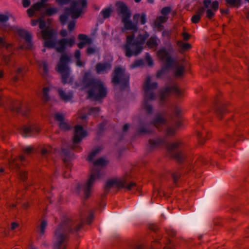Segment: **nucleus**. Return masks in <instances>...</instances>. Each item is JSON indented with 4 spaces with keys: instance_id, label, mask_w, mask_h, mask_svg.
Listing matches in <instances>:
<instances>
[{
    "instance_id": "nucleus-1",
    "label": "nucleus",
    "mask_w": 249,
    "mask_h": 249,
    "mask_svg": "<svg viewBox=\"0 0 249 249\" xmlns=\"http://www.w3.org/2000/svg\"><path fill=\"white\" fill-rule=\"evenodd\" d=\"M83 220L64 218L56 228L53 238V249H67L69 234L77 232L83 227Z\"/></svg>"
},
{
    "instance_id": "nucleus-2",
    "label": "nucleus",
    "mask_w": 249,
    "mask_h": 249,
    "mask_svg": "<svg viewBox=\"0 0 249 249\" xmlns=\"http://www.w3.org/2000/svg\"><path fill=\"white\" fill-rule=\"evenodd\" d=\"M82 84L85 88H89L88 91V98L98 100L105 98L107 95V89L103 82L92 77L89 72L85 73Z\"/></svg>"
},
{
    "instance_id": "nucleus-3",
    "label": "nucleus",
    "mask_w": 249,
    "mask_h": 249,
    "mask_svg": "<svg viewBox=\"0 0 249 249\" xmlns=\"http://www.w3.org/2000/svg\"><path fill=\"white\" fill-rule=\"evenodd\" d=\"M149 36L147 32H144L139 34L135 40L134 39V35L127 36L126 43L124 46L125 55L129 57L139 54L142 51L143 45Z\"/></svg>"
},
{
    "instance_id": "nucleus-4",
    "label": "nucleus",
    "mask_w": 249,
    "mask_h": 249,
    "mask_svg": "<svg viewBox=\"0 0 249 249\" xmlns=\"http://www.w3.org/2000/svg\"><path fill=\"white\" fill-rule=\"evenodd\" d=\"M107 163V161L103 158H100L94 162V167L90 172L89 178L85 184L80 187V190L83 192L85 198L89 197L94 183L103 174L98 166H103Z\"/></svg>"
},
{
    "instance_id": "nucleus-5",
    "label": "nucleus",
    "mask_w": 249,
    "mask_h": 249,
    "mask_svg": "<svg viewBox=\"0 0 249 249\" xmlns=\"http://www.w3.org/2000/svg\"><path fill=\"white\" fill-rule=\"evenodd\" d=\"M115 6L117 13L121 18L122 22L124 24V27L122 28V31L124 32L125 30L137 31V24L132 23L130 20L131 13L126 5L122 1H118L116 2Z\"/></svg>"
},
{
    "instance_id": "nucleus-6",
    "label": "nucleus",
    "mask_w": 249,
    "mask_h": 249,
    "mask_svg": "<svg viewBox=\"0 0 249 249\" xmlns=\"http://www.w3.org/2000/svg\"><path fill=\"white\" fill-rule=\"evenodd\" d=\"M158 87V84L156 82H151L150 76H147L143 85L144 90V102L142 105V109L146 113L151 114L153 112V109L149 102L155 99V96L153 90Z\"/></svg>"
},
{
    "instance_id": "nucleus-7",
    "label": "nucleus",
    "mask_w": 249,
    "mask_h": 249,
    "mask_svg": "<svg viewBox=\"0 0 249 249\" xmlns=\"http://www.w3.org/2000/svg\"><path fill=\"white\" fill-rule=\"evenodd\" d=\"M86 0H82L80 1H73L71 6L66 8L64 10V14L60 16L59 19L62 24L66 23L70 16L73 19L78 18L81 14L82 8L87 6Z\"/></svg>"
},
{
    "instance_id": "nucleus-8",
    "label": "nucleus",
    "mask_w": 249,
    "mask_h": 249,
    "mask_svg": "<svg viewBox=\"0 0 249 249\" xmlns=\"http://www.w3.org/2000/svg\"><path fill=\"white\" fill-rule=\"evenodd\" d=\"M71 59L70 56L63 53L56 67V70L62 74V82L63 84L71 83L73 80L72 77L70 75V69L68 65Z\"/></svg>"
},
{
    "instance_id": "nucleus-9",
    "label": "nucleus",
    "mask_w": 249,
    "mask_h": 249,
    "mask_svg": "<svg viewBox=\"0 0 249 249\" xmlns=\"http://www.w3.org/2000/svg\"><path fill=\"white\" fill-rule=\"evenodd\" d=\"M112 187L124 188L127 191L137 189L136 184L133 182H129L125 177L114 178L109 179L104 186V192L107 193Z\"/></svg>"
},
{
    "instance_id": "nucleus-10",
    "label": "nucleus",
    "mask_w": 249,
    "mask_h": 249,
    "mask_svg": "<svg viewBox=\"0 0 249 249\" xmlns=\"http://www.w3.org/2000/svg\"><path fill=\"white\" fill-rule=\"evenodd\" d=\"M173 52V49L171 48L169 50H167L165 48H163L160 49L157 52V55L159 58L165 62V68H162L158 71L157 73V77H160L164 72L165 69L172 67V65L176 59H173L170 55L169 53Z\"/></svg>"
},
{
    "instance_id": "nucleus-11",
    "label": "nucleus",
    "mask_w": 249,
    "mask_h": 249,
    "mask_svg": "<svg viewBox=\"0 0 249 249\" xmlns=\"http://www.w3.org/2000/svg\"><path fill=\"white\" fill-rule=\"evenodd\" d=\"M183 145L180 140H177L167 146V148L171 155L178 161L180 162L184 158V156L180 150Z\"/></svg>"
},
{
    "instance_id": "nucleus-12",
    "label": "nucleus",
    "mask_w": 249,
    "mask_h": 249,
    "mask_svg": "<svg viewBox=\"0 0 249 249\" xmlns=\"http://www.w3.org/2000/svg\"><path fill=\"white\" fill-rule=\"evenodd\" d=\"M129 74L125 72L124 69L116 67L113 72L112 82L115 84H121L126 86L128 83Z\"/></svg>"
},
{
    "instance_id": "nucleus-13",
    "label": "nucleus",
    "mask_w": 249,
    "mask_h": 249,
    "mask_svg": "<svg viewBox=\"0 0 249 249\" xmlns=\"http://www.w3.org/2000/svg\"><path fill=\"white\" fill-rule=\"evenodd\" d=\"M75 38L72 36L70 38H64L59 40L55 47L57 52L59 53H63L67 46L71 47L75 43Z\"/></svg>"
},
{
    "instance_id": "nucleus-14",
    "label": "nucleus",
    "mask_w": 249,
    "mask_h": 249,
    "mask_svg": "<svg viewBox=\"0 0 249 249\" xmlns=\"http://www.w3.org/2000/svg\"><path fill=\"white\" fill-rule=\"evenodd\" d=\"M171 92H174L178 96L181 95V91L176 85L172 86H167L164 90L161 91L160 94V101L163 102Z\"/></svg>"
},
{
    "instance_id": "nucleus-15",
    "label": "nucleus",
    "mask_w": 249,
    "mask_h": 249,
    "mask_svg": "<svg viewBox=\"0 0 249 249\" xmlns=\"http://www.w3.org/2000/svg\"><path fill=\"white\" fill-rule=\"evenodd\" d=\"M39 132V128L36 125H23L20 129V133L25 137L34 136Z\"/></svg>"
},
{
    "instance_id": "nucleus-16",
    "label": "nucleus",
    "mask_w": 249,
    "mask_h": 249,
    "mask_svg": "<svg viewBox=\"0 0 249 249\" xmlns=\"http://www.w3.org/2000/svg\"><path fill=\"white\" fill-rule=\"evenodd\" d=\"M86 135L87 132L83 129L81 125H77L75 126L73 142L74 144L79 142Z\"/></svg>"
},
{
    "instance_id": "nucleus-17",
    "label": "nucleus",
    "mask_w": 249,
    "mask_h": 249,
    "mask_svg": "<svg viewBox=\"0 0 249 249\" xmlns=\"http://www.w3.org/2000/svg\"><path fill=\"white\" fill-rule=\"evenodd\" d=\"M167 123V119L165 115L162 113H158L156 115L153 120L151 122L155 127L159 129V128L163 125H165Z\"/></svg>"
},
{
    "instance_id": "nucleus-18",
    "label": "nucleus",
    "mask_w": 249,
    "mask_h": 249,
    "mask_svg": "<svg viewBox=\"0 0 249 249\" xmlns=\"http://www.w3.org/2000/svg\"><path fill=\"white\" fill-rule=\"evenodd\" d=\"M111 68L112 65L109 62L98 63L95 66L96 71L99 74L107 73Z\"/></svg>"
},
{
    "instance_id": "nucleus-19",
    "label": "nucleus",
    "mask_w": 249,
    "mask_h": 249,
    "mask_svg": "<svg viewBox=\"0 0 249 249\" xmlns=\"http://www.w3.org/2000/svg\"><path fill=\"white\" fill-rule=\"evenodd\" d=\"M18 35L21 37L24 38L26 42V48L31 49L32 47V43L31 42V35L27 31L24 30H19L18 31Z\"/></svg>"
},
{
    "instance_id": "nucleus-20",
    "label": "nucleus",
    "mask_w": 249,
    "mask_h": 249,
    "mask_svg": "<svg viewBox=\"0 0 249 249\" xmlns=\"http://www.w3.org/2000/svg\"><path fill=\"white\" fill-rule=\"evenodd\" d=\"M165 143L164 140L160 138L150 139L149 140L148 148L150 150H152L158 148Z\"/></svg>"
},
{
    "instance_id": "nucleus-21",
    "label": "nucleus",
    "mask_w": 249,
    "mask_h": 249,
    "mask_svg": "<svg viewBox=\"0 0 249 249\" xmlns=\"http://www.w3.org/2000/svg\"><path fill=\"white\" fill-rule=\"evenodd\" d=\"M172 67L175 68V75L176 77H181L183 75L185 71V68L182 64L179 63L178 61L175 60Z\"/></svg>"
},
{
    "instance_id": "nucleus-22",
    "label": "nucleus",
    "mask_w": 249,
    "mask_h": 249,
    "mask_svg": "<svg viewBox=\"0 0 249 249\" xmlns=\"http://www.w3.org/2000/svg\"><path fill=\"white\" fill-rule=\"evenodd\" d=\"M12 110L17 112H20L23 115H27L28 112L29 111L28 108H26L25 105L20 103L15 104L11 109Z\"/></svg>"
},
{
    "instance_id": "nucleus-23",
    "label": "nucleus",
    "mask_w": 249,
    "mask_h": 249,
    "mask_svg": "<svg viewBox=\"0 0 249 249\" xmlns=\"http://www.w3.org/2000/svg\"><path fill=\"white\" fill-rule=\"evenodd\" d=\"M219 3L218 1H214L212 3L211 8L208 9L206 11V17L211 19L215 15V12L218 9Z\"/></svg>"
},
{
    "instance_id": "nucleus-24",
    "label": "nucleus",
    "mask_w": 249,
    "mask_h": 249,
    "mask_svg": "<svg viewBox=\"0 0 249 249\" xmlns=\"http://www.w3.org/2000/svg\"><path fill=\"white\" fill-rule=\"evenodd\" d=\"M9 19V17L6 15L0 14V28L4 31H9L12 27L6 22Z\"/></svg>"
},
{
    "instance_id": "nucleus-25",
    "label": "nucleus",
    "mask_w": 249,
    "mask_h": 249,
    "mask_svg": "<svg viewBox=\"0 0 249 249\" xmlns=\"http://www.w3.org/2000/svg\"><path fill=\"white\" fill-rule=\"evenodd\" d=\"M205 11V8L201 7L196 11V13L191 18V21L194 23H197L200 21L201 17Z\"/></svg>"
},
{
    "instance_id": "nucleus-26",
    "label": "nucleus",
    "mask_w": 249,
    "mask_h": 249,
    "mask_svg": "<svg viewBox=\"0 0 249 249\" xmlns=\"http://www.w3.org/2000/svg\"><path fill=\"white\" fill-rule=\"evenodd\" d=\"M208 133V132L206 130H203L202 131L197 130V135L199 143L201 144H203L206 139L209 138Z\"/></svg>"
},
{
    "instance_id": "nucleus-27",
    "label": "nucleus",
    "mask_w": 249,
    "mask_h": 249,
    "mask_svg": "<svg viewBox=\"0 0 249 249\" xmlns=\"http://www.w3.org/2000/svg\"><path fill=\"white\" fill-rule=\"evenodd\" d=\"M64 143H65V141L62 140V146L60 152V155L63 157L64 161L66 162L71 157V154L69 149H66L64 148Z\"/></svg>"
},
{
    "instance_id": "nucleus-28",
    "label": "nucleus",
    "mask_w": 249,
    "mask_h": 249,
    "mask_svg": "<svg viewBox=\"0 0 249 249\" xmlns=\"http://www.w3.org/2000/svg\"><path fill=\"white\" fill-rule=\"evenodd\" d=\"M58 91L60 98L66 102L69 101L72 98L73 94L71 91L66 92L62 89H59Z\"/></svg>"
},
{
    "instance_id": "nucleus-29",
    "label": "nucleus",
    "mask_w": 249,
    "mask_h": 249,
    "mask_svg": "<svg viewBox=\"0 0 249 249\" xmlns=\"http://www.w3.org/2000/svg\"><path fill=\"white\" fill-rule=\"evenodd\" d=\"M37 63L39 70L42 69V74L44 76L47 75L49 71V67L47 63L45 61H37Z\"/></svg>"
},
{
    "instance_id": "nucleus-30",
    "label": "nucleus",
    "mask_w": 249,
    "mask_h": 249,
    "mask_svg": "<svg viewBox=\"0 0 249 249\" xmlns=\"http://www.w3.org/2000/svg\"><path fill=\"white\" fill-rule=\"evenodd\" d=\"M159 39L156 36H151L146 42V45L149 48H156L158 46Z\"/></svg>"
},
{
    "instance_id": "nucleus-31",
    "label": "nucleus",
    "mask_w": 249,
    "mask_h": 249,
    "mask_svg": "<svg viewBox=\"0 0 249 249\" xmlns=\"http://www.w3.org/2000/svg\"><path fill=\"white\" fill-rule=\"evenodd\" d=\"M168 18L165 16H160L158 17L155 21V25L160 30L163 28L162 23L166 22Z\"/></svg>"
},
{
    "instance_id": "nucleus-32",
    "label": "nucleus",
    "mask_w": 249,
    "mask_h": 249,
    "mask_svg": "<svg viewBox=\"0 0 249 249\" xmlns=\"http://www.w3.org/2000/svg\"><path fill=\"white\" fill-rule=\"evenodd\" d=\"M57 9L56 8L50 7V8H47L44 12H42V11L41 12V14L42 16H44L45 15L51 16L53 14H56L57 13Z\"/></svg>"
},
{
    "instance_id": "nucleus-33",
    "label": "nucleus",
    "mask_w": 249,
    "mask_h": 249,
    "mask_svg": "<svg viewBox=\"0 0 249 249\" xmlns=\"http://www.w3.org/2000/svg\"><path fill=\"white\" fill-rule=\"evenodd\" d=\"M42 36L43 38L46 40L53 38V33L50 30H43L41 31Z\"/></svg>"
},
{
    "instance_id": "nucleus-34",
    "label": "nucleus",
    "mask_w": 249,
    "mask_h": 249,
    "mask_svg": "<svg viewBox=\"0 0 249 249\" xmlns=\"http://www.w3.org/2000/svg\"><path fill=\"white\" fill-rule=\"evenodd\" d=\"M177 45L183 51H186L191 48V46L189 43H184L182 41H178L177 42Z\"/></svg>"
},
{
    "instance_id": "nucleus-35",
    "label": "nucleus",
    "mask_w": 249,
    "mask_h": 249,
    "mask_svg": "<svg viewBox=\"0 0 249 249\" xmlns=\"http://www.w3.org/2000/svg\"><path fill=\"white\" fill-rule=\"evenodd\" d=\"M48 0H41L40 1L37 2L35 4V7L36 8H41L44 10L46 7L50 5V4L47 3L46 2Z\"/></svg>"
},
{
    "instance_id": "nucleus-36",
    "label": "nucleus",
    "mask_w": 249,
    "mask_h": 249,
    "mask_svg": "<svg viewBox=\"0 0 249 249\" xmlns=\"http://www.w3.org/2000/svg\"><path fill=\"white\" fill-rule=\"evenodd\" d=\"M144 125L142 126L138 129V132L139 134H147L151 132L147 124H142Z\"/></svg>"
},
{
    "instance_id": "nucleus-37",
    "label": "nucleus",
    "mask_w": 249,
    "mask_h": 249,
    "mask_svg": "<svg viewBox=\"0 0 249 249\" xmlns=\"http://www.w3.org/2000/svg\"><path fill=\"white\" fill-rule=\"evenodd\" d=\"M50 90L49 87H45L42 90V99L47 102L50 99V97L48 93Z\"/></svg>"
},
{
    "instance_id": "nucleus-38",
    "label": "nucleus",
    "mask_w": 249,
    "mask_h": 249,
    "mask_svg": "<svg viewBox=\"0 0 249 249\" xmlns=\"http://www.w3.org/2000/svg\"><path fill=\"white\" fill-rule=\"evenodd\" d=\"M47 223L45 220L41 221V223L38 227V228H39L38 232L41 235H42L44 234L45 231V229L47 227Z\"/></svg>"
},
{
    "instance_id": "nucleus-39",
    "label": "nucleus",
    "mask_w": 249,
    "mask_h": 249,
    "mask_svg": "<svg viewBox=\"0 0 249 249\" xmlns=\"http://www.w3.org/2000/svg\"><path fill=\"white\" fill-rule=\"evenodd\" d=\"M59 128L64 131L68 130L71 127L66 120L58 123Z\"/></svg>"
},
{
    "instance_id": "nucleus-40",
    "label": "nucleus",
    "mask_w": 249,
    "mask_h": 249,
    "mask_svg": "<svg viewBox=\"0 0 249 249\" xmlns=\"http://www.w3.org/2000/svg\"><path fill=\"white\" fill-rule=\"evenodd\" d=\"M44 44L45 47H47L49 48H53L55 47L56 42L54 39H53V38H51L45 40Z\"/></svg>"
},
{
    "instance_id": "nucleus-41",
    "label": "nucleus",
    "mask_w": 249,
    "mask_h": 249,
    "mask_svg": "<svg viewBox=\"0 0 249 249\" xmlns=\"http://www.w3.org/2000/svg\"><path fill=\"white\" fill-rule=\"evenodd\" d=\"M216 112L218 117L222 119L223 116L226 114L227 110L225 107H221L216 110Z\"/></svg>"
},
{
    "instance_id": "nucleus-42",
    "label": "nucleus",
    "mask_w": 249,
    "mask_h": 249,
    "mask_svg": "<svg viewBox=\"0 0 249 249\" xmlns=\"http://www.w3.org/2000/svg\"><path fill=\"white\" fill-rule=\"evenodd\" d=\"M38 11L40 12L43 11V10L41 8H36L35 7V4H33L31 7L28 9L27 13L29 17H31L33 16L35 11Z\"/></svg>"
},
{
    "instance_id": "nucleus-43",
    "label": "nucleus",
    "mask_w": 249,
    "mask_h": 249,
    "mask_svg": "<svg viewBox=\"0 0 249 249\" xmlns=\"http://www.w3.org/2000/svg\"><path fill=\"white\" fill-rule=\"evenodd\" d=\"M99 151L100 149L99 148H96L93 150L88 156L87 160L89 161H92L95 156L99 153Z\"/></svg>"
},
{
    "instance_id": "nucleus-44",
    "label": "nucleus",
    "mask_w": 249,
    "mask_h": 249,
    "mask_svg": "<svg viewBox=\"0 0 249 249\" xmlns=\"http://www.w3.org/2000/svg\"><path fill=\"white\" fill-rule=\"evenodd\" d=\"M54 119L58 123L66 120L64 118V114L60 112H57L54 114Z\"/></svg>"
},
{
    "instance_id": "nucleus-45",
    "label": "nucleus",
    "mask_w": 249,
    "mask_h": 249,
    "mask_svg": "<svg viewBox=\"0 0 249 249\" xmlns=\"http://www.w3.org/2000/svg\"><path fill=\"white\" fill-rule=\"evenodd\" d=\"M225 1L232 7H239L241 5L240 0H225Z\"/></svg>"
},
{
    "instance_id": "nucleus-46",
    "label": "nucleus",
    "mask_w": 249,
    "mask_h": 249,
    "mask_svg": "<svg viewBox=\"0 0 249 249\" xmlns=\"http://www.w3.org/2000/svg\"><path fill=\"white\" fill-rule=\"evenodd\" d=\"M112 12V9L110 8H106L102 10L101 12L102 16H103L104 18H107L109 17L111 13Z\"/></svg>"
},
{
    "instance_id": "nucleus-47",
    "label": "nucleus",
    "mask_w": 249,
    "mask_h": 249,
    "mask_svg": "<svg viewBox=\"0 0 249 249\" xmlns=\"http://www.w3.org/2000/svg\"><path fill=\"white\" fill-rule=\"evenodd\" d=\"M53 147L50 145H47L42 148L41 154L42 155H46L47 154L52 151Z\"/></svg>"
},
{
    "instance_id": "nucleus-48",
    "label": "nucleus",
    "mask_w": 249,
    "mask_h": 249,
    "mask_svg": "<svg viewBox=\"0 0 249 249\" xmlns=\"http://www.w3.org/2000/svg\"><path fill=\"white\" fill-rule=\"evenodd\" d=\"M171 11V8L169 7H163L161 10V13L164 15V16H166L168 15Z\"/></svg>"
},
{
    "instance_id": "nucleus-49",
    "label": "nucleus",
    "mask_w": 249,
    "mask_h": 249,
    "mask_svg": "<svg viewBox=\"0 0 249 249\" xmlns=\"http://www.w3.org/2000/svg\"><path fill=\"white\" fill-rule=\"evenodd\" d=\"M100 109L99 107H92L89 111V114L96 115L99 112Z\"/></svg>"
},
{
    "instance_id": "nucleus-50",
    "label": "nucleus",
    "mask_w": 249,
    "mask_h": 249,
    "mask_svg": "<svg viewBox=\"0 0 249 249\" xmlns=\"http://www.w3.org/2000/svg\"><path fill=\"white\" fill-rule=\"evenodd\" d=\"M176 130L174 128L170 127L167 129L166 136L169 137L173 135L175 133Z\"/></svg>"
},
{
    "instance_id": "nucleus-51",
    "label": "nucleus",
    "mask_w": 249,
    "mask_h": 249,
    "mask_svg": "<svg viewBox=\"0 0 249 249\" xmlns=\"http://www.w3.org/2000/svg\"><path fill=\"white\" fill-rule=\"evenodd\" d=\"M145 59L148 65L149 66H152L153 61L149 53H146Z\"/></svg>"
},
{
    "instance_id": "nucleus-52",
    "label": "nucleus",
    "mask_w": 249,
    "mask_h": 249,
    "mask_svg": "<svg viewBox=\"0 0 249 249\" xmlns=\"http://www.w3.org/2000/svg\"><path fill=\"white\" fill-rule=\"evenodd\" d=\"M10 166L12 168H18V164L17 162V160L16 159L9 161Z\"/></svg>"
},
{
    "instance_id": "nucleus-53",
    "label": "nucleus",
    "mask_w": 249,
    "mask_h": 249,
    "mask_svg": "<svg viewBox=\"0 0 249 249\" xmlns=\"http://www.w3.org/2000/svg\"><path fill=\"white\" fill-rule=\"evenodd\" d=\"M143 65L142 60H138L134 62V63L131 65L132 68H134L137 67L141 66Z\"/></svg>"
},
{
    "instance_id": "nucleus-54",
    "label": "nucleus",
    "mask_w": 249,
    "mask_h": 249,
    "mask_svg": "<svg viewBox=\"0 0 249 249\" xmlns=\"http://www.w3.org/2000/svg\"><path fill=\"white\" fill-rule=\"evenodd\" d=\"M19 175L20 179L23 181H25L27 178V174L25 171H20Z\"/></svg>"
},
{
    "instance_id": "nucleus-55",
    "label": "nucleus",
    "mask_w": 249,
    "mask_h": 249,
    "mask_svg": "<svg viewBox=\"0 0 249 249\" xmlns=\"http://www.w3.org/2000/svg\"><path fill=\"white\" fill-rule=\"evenodd\" d=\"M78 38L83 41H88V40H89L91 42V39L89 38H88V36L84 34H79L78 35Z\"/></svg>"
},
{
    "instance_id": "nucleus-56",
    "label": "nucleus",
    "mask_w": 249,
    "mask_h": 249,
    "mask_svg": "<svg viewBox=\"0 0 249 249\" xmlns=\"http://www.w3.org/2000/svg\"><path fill=\"white\" fill-rule=\"evenodd\" d=\"M140 23L141 24H144L146 22V16L145 14L142 13L140 16Z\"/></svg>"
},
{
    "instance_id": "nucleus-57",
    "label": "nucleus",
    "mask_w": 249,
    "mask_h": 249,
    "mask_svg": "<svg viewBox=\"0 0 249 249\" xmlns=\"http://www.w3.org/2000/svg\"><path fill=\"white\" fill-rule=\"evenodd\" d=\"M71 1V0H56V2L60 5H63L68 4Z\"/></svg>"
},
{
    "instance_id": "nucleus-58",
    "label": "nucleus",
    "mask_w": 249,
    "mask_h": 249,
    "mask_svg": "<svg viewBox=\"0 0 249 249\" xmlns=\"http://www.w3.org/2000/svg\"><path fill=\"white\" fill-rule=\"evenodd\" d=\"M180 174L179 173L176 172L173 173L172 174V177L174 182L176 183L178 181V179L180 178Z\"/></svg>"
},
{
    "instance_id": "nucleus-59",
    "label": "nucleus",
    "mask_w": 249,
    "mask_h": 249,
    "mask_svg": "<svg viewBox=\"0 0 249 249\" xmlns=\"http://www.w3.org/2000/svg\"><path fill=\"white\" fill-rule=\"evenodd\" d=\"M75 25V21H72L69 23L68 28L69 31L71 32L74 29Z\"/></svg>"
},
{
    "instance_id": "nucleus-60",
    "label": "nucleus",
    "mask_w": 249,
    "mask_h": 249,
    "mask_svg": "<svg viewBox=\"0 0 249 249\" xmlns=\"http://www.w3.org/2000/svg\"><path fill=\"white\" fill-rule=\"evenodd\" d=\"M11 59V54L4 55L3 56V61L5 64H8Z\"/></svg>"
},
{
    "instance_id": "nucleus-61",
    "label": "nucleus",
    "mask_w": 249,
    "mask_h": 249,
    "mask_svg": "<svg viewBox=\"0 0 249 249\" xmlns=\"http://www.w3.org/2000/svg\"><path fill=\"white\" fill-rule=\"evenodd\" d=\"M90 41H89V40H88V41H82V42H79L77 44V46L80 49H82L85 46V45L86 44H90Z\"/></svg>"
},
{
    "instance_id": "nucleus-62",
    "label": "nucleus",
    "mask_w": 249,
    "mask_h": 249,
    "mask_svg": "<svg viewBox=\"0 0 249 249\" xmlns=\"http://www.w3.org/2000/svg\"><path fill=\"white\" fill-rule=\"evenodd\" d=\"M140 16H141V15L139 14H135L133 17V19L134 21V22H133V23H136L137 24L138 20L140 19ZM137 27H138L137 26Z\"/></svg>"
},
{
    "instance_id": "nucleus-63",
    "label": "nucleus",
    "mask_w": 249,
    "mask_h": 249,
    "mask_svg": "<svg viewBox=\"0 0 249 249\" xmlns=\"http://www.w3.org/2000/svg\"><path fill=\"white\" fill-rule=\"evenodd\" d=\"M95 52V49L94 48L92 47H88L87 50V53L90 55L94 53Z\"/></svg>"
},
{
    "instance_id": "nucleus-64",
    "label": "nucleus",
    "mask_w": 249,
    "mask_h": 249,
    "mask_svg": "<svg viewBox=\"0 0 249 249\" xmlns=\"http://www.w3.org/2000/svg\"><path fill=\"white\" fill-rule=\"evenodd\" d=\"M46 26V23L45 21L41 19H39V26L41 29H43Z\"/></svg>"
}]
</instances>
